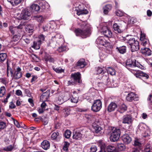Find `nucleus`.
<instances>
[{"label":"nucleus","instance_id":"13","mask_svg":"<svg viewBox=\"0 0 152 152\" xmlns=\"http://www.w3.org/2000/svg\"><path fill=\"white\" fill-rule=\"evenodd\" d=\"M140 39L141 42V45L144 46H145L149 42L148 39L145 38V35L144 34H141Z\"/></svg>","mask_w":152,"mask_h":152},{"label":"nucleus","instance_id":"7","mask_svg":"<svg viewBox=\"0 0 152 152\" xmlns=\"http://www.w3.org/2000/svg\"><path fill=\"white\" fill-rule=\"evenodd\" d=\"M100 32L103 33L104 36L107 37H110L112 36L111 32L106 26L103 27Z\"/></svg>","mask_w":152,"mask_h":152},{"label":"nucleus","instance_id":"50","mask_svg":"<svg viewBox=\"0 0 152 152\" xmlns=\"http://www.w3.org/2000/svg\"><path fill=\"white\" fill-rule=\"evenodd\" d=\"M116 15L118 16H122L124 15V12L120 10H117L115 12Z\"/></svg>","mask_w":152,"mask_h":152},{"label":"nucleus","instance_id":"51","mask_svg":"<svg viewBox=\"0 0 152 152\" xmlns=\"http://www.w3.org/2000/svg\"><path fill=\"white\" fill-rule=\"evenodd\" d=\"M43 60L47 62L49 61L50 62H53L54 61L53 58H44Z\"/></svg>","mask_w":152,"mask_h":152},{"label":"nucleus","instance_id":"60","mask_svg":"<svg viewBox=\"0 0 152 152\" xmlns=\"http://www.w3.org/2000/svg\"><path fill=\"white\" fill-rule=\"evenodd\" d=\"M22 0H14V6L18 5V4L20 3Z\"/></svg>","mask_w":152,"mask_h":152},{"label":"nucleus","instance_id":"55","mask_svg":"<svg viewBox=\"0 0 152 152\" xmlns=\"http://www.w3.org/2000/svg\"><path fill=\"white\" fill-rule=\"evenodd\" d=\"M39 40L38 41H40L42 43L43 41L45 40V37L43 34H40L39 36Z\"/></svg>","mask_w":152,"mask_h":152},{"label":"nucleus","instance_id":"27","mask_svg":"<svg viewBox=\"0 0 152 152\" xmlns=\"http://www.w3.org/2000/svg\"><path fill=\"white\" fill-rule=\"evenodd\" d=\"M25 30L26 32L29 33H31L33 31V27L30 25L27 24L25 26Z\"/></svg>","mask_w":152,"mask_h":152},{"label":"nucleus","instance_id":"43","mask_svg":"<svg viewBox=\"0 0 152 152\" xmlns=\"http://www.w3.org/2000/svg\"><path fill=\"white\" fill-rule=\"evenodd\" d=\"M68 48L65 46H61L59 47L58 49V50L59 52H61L65 51L68 50Z\"/></svg>","mask_w":152,"mask_h":152},{"label":"nucleus","instance_id":"3","mask_svg":"<svg viewBox=\"0 0 152 152\" xmlns=\"http://www.w3.org/2000/svg\"><path fill=\"white\" fill-rule=\"evenodd\" d=\"M71 80L68 81L69 85H73L80 84L81 82V74L79 72L72 73L70 76Z\"/></svg>","mask_w":152,"mask_h":152},{"label":"nucleus","instance_id":"26","mask_svg":"<svg viewBox=\"0 0 152 152\" xmlns=\"http://www.w3.org/2000/svg\"><path fill=\"white\" fill-rule=\"evenodd\" d=\"M95 71L96 72V74H103L106 72V71L104 69V68H103L100 67H96L95 68Z\"/></svg>","mask_w":152,"mask_h":152},{"label":"nucleus","instance_id":"28","mask_svg":"<svg viewBox=\"0 0 152 152\" xmlns=\"http://www.w3.org/2000/svg\"><path fill=\"white\" fill-rule=\"evenodd\" d=\"M127 107L124 104H122L119 107V108L118 110V111L120 113H123L124 112L127 110Z\"/></svg>","mask_w":152,"mask_h":152},{"label":"nucleus","instance_id":"15","mask_svg":"<svg viewBox=\"0 0 152 152\" xmlns=\"http://www.w3.org/2000/svg\"><path fill=\"white\" fill-rule=\"evenodd\" d=\"M122 140L124 143L126 144L129 143L132 140L131 138L127 134L123 135Z\"/></svg>","mask_w":152,"mask_h":152},{"label":"nucleus","instance_id":"39","mask_svg":"<svg viewBox=\"0 0 152 152\" xmlns=\"http://www.w3.org/2000/svg\"><path fill=\"white\" fill-rule=\"evenodd\" d=\"M107 150L109 152H112L115 151V148L113 145H110L107 147Z\"/></svg>","mask_w":152,"mask_h":152},{"label":"nucleus","instance_id":"38","mask_svg":"<svg viewBox=\"0 0 152 152\" xmlns=\"http://www.w3.org/2000/svg\"><path fill=\"white\" fill-rule=\"evenodd\" d=\"M14 148V146L12 145H9L6 147H4L3 148V150L7 151H11Z\"/></svg>","mask_w":152,"mask_h":152},{"label":"nucleus","instance_id":"21","mask_svg":"<svg viewBox=\"0 0 152 152\" xmlns=\"http://www.w3.org/2000/svg\"><path fill=\"white\" fill-rule=\"evenodd\" d=\"M30 9L33 12H37L40 9V7L38 4H33L31 6Z\"/></svg>","mask_w":152,"mask_h":152},{"label":"nucleus","instance_id":"40","mask_svg":"<svg viewBox=\"0 0 152 152\" xmlns=\"http://www.w3.org/2000/svg\"><path fill=\"white\" fill-rule=\"evenodd\" d=\"M6 89L4 86H2L0 88V97H2L5 94Z\"/></svg>","mask_w":152,"mask_h":152},{"label":"nucleus","instance_id":"47","mask_svg":"<svg viewBox=\"0 0 152 152\" xmlns=\"http://www.w3.org/2000/svg\"><path fill=\"white\" fill-rule=\"evenodd\" d=\"M69 145V143L67 142H65L64 143V145L63 147V149L64 151H67L68 150V148Z\"/></svg>","mask_w":152,"mask_h":152},{"label":"nucleus","instance_id":"56","mask_svg":"<svg viewBox=\"0 0 152 152\" xmlns=\"http://www.w3.org/2000/svg\"><path fill=\"white\" fill-rule=\"evenodd\" d=\"M53 69L56 72L58 73H61L64 71L63 70L60 68H54Z\"/></svg>","mask_w":152,"mask_h":152},{"label":"nucleus","instance_id":"58","mask_svg":"<svg viewBox=\"0 0 152 152\" xmlns=\"http://www.w3.org/2000/svg\"><path fill=\"white\" fill-rule=\"evenodd\" d=\"M148 100L149 101V104L152 106V95H150L148 98Z\"/></svg>","mask_w":152,"mask_h":152},{"label":"nucleus","instance_id":"36","mask_svg":"<svg viewBox=\"0 0 152 152\" xmlns=\"http://www.w3.org/2000/svg\"><path fill=\"white\" fill-rule=\"evenodd\" d=\"M62 111L64 113L65 117L67 116L70 114V110L69 109V108H64L63 110Z\"/></svg>","mask_w":152,"mask_h":152},{"label":"nucleus","instance_id":"49","mask_svg":"<svg viewBox=\"0 0 152 152\" xmlns=\"http://www.w3.org/2000/svg\"><path fill=\"white\" fill-rule=\"evenodd\" d=\"M59 135V133L58 132H53L52 134L51 138L53 140L56 139Z\"/></svg>","mask_w":152,"mask_h":152},{"label":"nucleus","instance_id":"59","mask_svg":"<svg viewBox=\"0 0 152 152\" xmlns=\"http://www.w3.org/2000/svg\"><path fill=\"white\" fill-rule=\"evenodd\" d=\"M64 101L63 99L61 98V97H59L58 98V102L59 104H62Z\"/></svg>","mask_w":152,"mask_h":152},{"label":"nucleus","instance_id":"29","mask_svg":"<svg viewBox=\"0 0 152 152\" xmlns=\"http://www.w3.org/2000/svg\"><path fill=\"white\" fill-rule=\"evenodd\" d=\"M112 8L111 5L110 4H107L106 5L105 7H103L104 13L105 14H107Z\"/></svg>","mask_w":152,"mask_h":152},{"label":"nucleus","instance_id":"22","mask_svg":"<svg viewBox=\"0 0 152 152\" xmlns=\"http://www.w3.org/2000/svg\"><path fill=\"white\" fill-rule=\"evenodd\" d=\"M86 65L85 60L83 58L80 59L77 62V66L80 68H83Z\"/></svg>","mask_w":152,"mask_h":152},{"label":"nucleus","instance_id":"5","mask_svg":"<svg viewBox=\"0 0 152 152\" xmlns=\"http://www.w3.org/2000/svg\"><path fill=\"white\" fill-rule=\"evenodd\" d=\"M31 15V12L28 11L27 9H23L21 11L20 18L21 19L28 20L29 19Z\"/></svg>","mask_w":152,"mask_h":152},{"label":"nucleus","instance_id":"20","mask_svg":"<svg viewBox=\"0 0 152 152\" xmlns=\"http://www.w3.org/2000/svg\"><path fill=\"white\" fill-rule=\"evenodd\" d=\"M136 76L137 77L139 78L145 77L147 79L149 77L148 75L147 74L141 71L138 72L136 74Z\"/></svg>","mask_w":152,"mask_h":152},{"label":"nucleus","instance_id":"46","mask_svg":"<svg viewBox=\"0 0 152 152\" xmlns=\"http://www.w3.org/2000/svg\"><path fill=\"white\" fill-rule=\"evenodd\" d=\"M71 132L69 130H67L65 132L64 136L66 138H69L71 136Z\"/></svg>","mask_w":152,"mask_h":152},{"label":"nucleus","instance_id":"10","mask_svg":"<svg viewBox=\"0 0 152 152\" xmlns=\"http://www.w3.org/2000/svg\"><path fill=\"white\" fill-rule=\"evenodd\" d=\"M126 99L129 102L133 100L137 101L138 100V98L136 96V95L133 92L129 93L126 97Z\"/></svg>","mask_w":152,"mask_h":152},{"label":"nucleus","instance_id":"11","mask_svg":"<svg viewBox=\"0 0 152 152\" xmlns=\"http://www.w3.org/2000/svg\"><path fill=\"white\" fill-rule=\"evenodd\" d=\"M126 64V66L128 67H133L137 66L136 60H132L131 58L127 60Z\"/></svg>","mask_w":152,"mask_h":152},{"label":"nucleus","instance_id":"32","mask_svg":"<svg viewBox=\"0 0 152 152\" xmlns=\"http://www.w3.org/2000/svg\"><path fill=\"white\" fill-rule=\"evenodd\" d=\"M116 49L118 50L120 53L123 54L126 52V47L124 46H123L119 48L117 47Z\"/></svg>","mask_w":152,"mask_h":152},{"label":"nucleus","instance_id":"44","mask_svg":"<svg viewBox=\"0 0 152 152\" xmlns=\"http://www.w3.org/2000/svg\"><path fill=\"white\" fill-rule=\"evenodd\" d=\"M41 4H42L41 7L43 9H45L49 7V5L47 2L44 1L43 2H42Z\"/></svg>","mask_w":152,"mask_h":152},{"label":"nucleus","instance_id":"14","mask_svg":"<svg viewBox=\"0 0 152 152\" xmlns=\"http://www.w3.org/2000/svg\"><path fill=\"white\" fill-rule=\"evenodd\" d=\"M117 107V105L115 102H112L108 106L107 111L109 112L113 111Z\"/></svg>","mask_w":152,"mask_h":152},{"label":"nucleus","instance_id":"45","mask_svg":"<svg viewBox=\"0 0 152 152\" xmlns=\"http://www.w3.org/2000/svg\"><path fill=\"white\" fill-rule=\"evenodd\" d=\"M117 148L118 150L120 151L124 150L125 149V146L123 144H118L117 145Z\"/></svg>","mask_w":152,"mask_h":152},{"label":"nucleus","instance_id":"25","mask_svg":"<svg viewBox=\"0 0 152 152\" xmlns=\"http://www.w3.org/2000/svg\"><path fill=\"white\" fill-rule=\"evenodd\" d=\"M82 135L80 132H76L73 133L72 137L73 139L79 140L81 138Z\"/></svg>","mask_w":152,"mask_h":152},{"label":"nucleus","instance_id":"33","mask_svg":"<svg viewBox=\"0 0 152 152\" xmlns=\"http://www.w3.org/2000/svg\"><path fill=\"white\" fill-rule=\"evenodd\" d=\"M49 92L47 90L40 97V99H45L48 98L49 96Z\"/></svg>","mask_w":152,"mask_h":152},{"label":"nucleus","instance_id":"53","mask_svg":"<svg viewBox=\"0 0 152 152\" xmlns=\"http://www.w3.org/2000/svg\"><path fill=\"white\" fill-rule=\"evenodd\" d=\"M20 37L17 34L15 35L12 37V40L13 41L15 42L18 41L20 38Z\"/></svg>","mask_w":152,"mask_h":152},{"label":"nucleus","instance_id":"18","mask_svg":"<svg viewBox=\"0 0 152 152\" xmlns=\"http://www.w3.org/2000/svg\"><path fill=\"white\" fill-rule=\"evenodd\" d=\"M142 53L146 56H148L151 54V51L148 48H144L141 49Z\"/></svg>","mask_w":152,"mask_h":152},{"label":"nucleus","instance_id":"35","mask_svg":"<svg viewBox=\"0 0 152 152\" xmlns=\"http://www.w3.org/2000/svg\"><path fill=\"white\" fill-rule=\"evenodd\" d=\"M112 132L111 134H115L116 135L118 134V135L120 136L121 134V131L119 129L113 128V129H112Z\"/></svg>","mask_w":152,"mask_h":152},{"label":"nucleus","instance_id":"57","mask_svg":"<svg viewBox=\"0 0 152 152\" xmlns=\"http://www.w3.org/2000/svg\"><path fill=\"white\" fill-rule=\"evenodd\" d=\"M14 124L18 128H20L22 127V126H20V125L19 124V122L15 120L14 119H13Z\"/></svg>","mask_w":152,"mask_h":152},{"label":"nucleus","instance_id":"17","mask_svg":"<svg viewBox=\"0 0 152 152\" xmlns=\"http://www.w3.org/2000/svg\"><path fill=\"white\" fill-rule=\"evenodd\" d=\"M41 147L44 149L47 150L50 147V143L46 140H44L41 143Z\"/></svg>","mask_w":152,"mask_h":152},{"label":"nucleus","instance_id":"37","mask_svg":"<svg viewBox=\"0 0 152 152\" xmlns=\"http://www.w3.org/2000/svg\"><path fill=\"white\" fill-rule=\"evenodd\" d=\"M22 76L21 72H15L13 75V78L15 79H18L20 78Z\"/></svg>","mask_w":152,"mask_h":152},{"label":"nucleus","instance_id":"16","mask_svg":"<svg viewBox=\"0 0 152 152\" xmlns=\"http://www.w3.org/2000/svg\"><path fill=\"white\" fill-rule=\"evenodd\" d=\"M80 6L79 5L78 7H76L75 10L77 11V14L78 15H81L83 14H87L88 12L87 10H84L80 9Z\"/></svg>","mask_w":152,"mask_h":152},{"label":"nucleus","instance_id":"54","mask_svg":"<svg viewBox=\"0 0 152 152\" xmlns=\"http://www.w3.org/2000/svg\"><path fill=\"white\" fill-rule=\"evenodd\" d=\"M97 150V148L95 145H92L90 148V152H96Z\"/></svg>","mask_w":152,"mask_h":152},{"label":"nucleus","instance_id":"41","mask_svg":"<svg viewBox=\"0 0 152 152\" xmlns=\"http://www.w3.org/2000/svg\"><path fill=\"white\" fill-rule=\"evenodd\" d=\"M134 145L139 147L141 146V144L140 141L138 139H135L134 142Z\"/></svg>","mask_w":152,"mask_h":152},{"label":"nucleus","instance_id":"62","mask_svg":"<svg viewBox=\"0 0 152 152\" xmlns=\"http://www.w3.org/2000/svg\"><path fill=\"white\" fill-rule=\"evenodd\" d=\"M26 25H24L23 24H20L19 25L17 26L18 29L20 30L23 29V28H25Z\"/></svg>","mask_w":152,"mask_h":152},{"label":"nucleus","instance_id":"8","mask_svg":"<svg viewBox=\"0 0 152 152\" xmlns=\"http://www.w3.org/2000/svg\"><path fill=\"white\" fill-rule=\"evenodd\" d=\"M93 127L95 132L98 134H102L104 132V130L102 127L94 123L93 125Z\"/></svg>","mask_w":152,"mask_h":152},{"label":"nucleus","instance_id":"2","mask_svg":"<svg viewBox=\"0 0 152 152\" xmlns=\"http://www.w3.org/2000/svg\"><path fill=\"white\" fill-rule=\"evenodd\" d=\"M124 40L129 44L131 47L132 52L136 53V52L135 51L139 49L138 42L131 35H127L124 38Z\"/></svg>","mask_w":152,"mask_h":152},{"label":"nucleus","instance_id":"6","mask_svg":"<svg viewBox=\"0 0 152 152\" xmlns=\"http://www.w3.org/2000/svg\"><path fill=\"white\" fill-rule=\"evenodd\" d=\"M113 27L116 33H121L123 32L124 29L123 24L119 22L115 23L113 24Z\"/></svg>","mask_w":152,"mask_h":152},{"label":"nucleus","instance_id":"42","mask_svg":"<svg viewBox=\"0 0 152 152\" xmlns=\"http://www.w3.org/2000/svg\"><path fill=\"white\" fill-rule=\"evenodd\" d=\"M50 28H51V24L50 23L45 25L42 27L44 31H48Z\"/></svg>","mask_w":152,"mask_h":152},{"label":"nucleus","instance_id":"9","mask_svg":"<svg viewBox=\"0 0 152 152\" xmlns=\"http://www.w3.org/2000/svg\"><path fill=\"white\" fill-rule=\"evenodd\" d=\"M132 117L129 114H127L123 116L122 123L124 124H130L132 123Z\"/></svg>","mask_w":152,"mask_h":152},{"label":"nucleus","instance_id":"31","mask_svg":"<svg viewBox=\"0 0 152 152\" xmlns=\"http://www.w3.org/2000/svg\"><path fill=\"white\" fill-rule=\"evenodd\" d=\"M7 76H9V75H10L11 77H12L13 75L12 69L10 67L7 62Z\"/></svg>","mask_w":152,"mask_h":152},{"label":"nucleus","instance_id":"34","mask_svg":"<svg viewBox=\"0 0 152 152\" xmlns=\"http://www.w3.org/2000/svg\"><path fill=\"white\" fill-rule=\"evenodd\" d=\"M107 72L111 75H115V71L114 69L111 67H107Z\"/></svg>","mask_w":152,"mask_h":152},{"label":"nucleus","instance_id":"23","mask_svg":"<svg viewBox=\"0 0 152 152\" xmlns=\"http://www.w3.org/2000/svg\"><path fill=\"white\" fill-rule=\"evenodd\" d=\"M42 43L40 41H34L31 47L35 50H38L40 48V45Z\"/></svg>","mask_w":152,"mask_h":152},{"label":"nucleus","instance_id":"4","mask_svg":"<svg viewBox=\"0 0 152 152\" xmlns=\"http://www.w3.org/2000/svg\"><path fill=\"white\" fill-rule=\"evenodd\" d=\"M102 107V103L99 99H97L94 101L91 107V110L94 112L99 111Z\"/></svg>","mask_w":152,"mask_h":152},{"label":"nucleus","instance_id":"48","mask_svg":"<svg viewBox=\"0 0 152 152\" xmlns=\"http://www.w3.org/2000/svg\"><path fill=\"white\" fill-rule=\"evenodd\" d=\"M6 127V123L4 122H0V130L4 129Z\"/></svg>","mask_w":152,"mask_h":152},{"label":"nucleus","instance_id":"19","mask_svg":"<svg viewBox=\"0 0 152 152\" xmlns=\"http://www.w3.org/2000/svg\"><path fill=\"white\" fill-rule=\"evenodd\" d=\"M9 30L11 33L12 34L17 33H18L20 31V30L18 29L17 26H10L9 27Z\"/></svg>","mask_w":152,"mask_h":152},{"label":"nucleus","instance_id":"24","mask_svg":"<svg viewBox=\"0 0 152 152\" xmlns=\"http://www.w3.org/2000/svg\"><path fill=\"white\" fill-rule=\"evenodd\" d=\"M34 19L39 22L42 23L44 20V17L41 15H34L33 16Z\"/></svg>","mask_w":152,"mask_h":152},{"label":"nucleus","instance_id":"52","mask_svg":"<svg viewBox=\"0 0 152 152\" xmlns=\"http://www.w3.org/2000/svg\"><path fill=\"white\" fill-rule=\"evenodd\" d=\"M100 147V150L99 152H106L104 149L105 148V146L103 144H101L99 145Z\"/></svg>","mask_w":152,"mask_h":152},{"label":"nucleus","instance_id":"12","mask_svg":"<svg viewBox=\"0 0 152 152\" xmlns=\"http://www.w3.org/2000/svg\"><path fill=\"white\" fill-rule=\"evenodd\" d=\"M96 42L98 45H101L106 47V41L103 37H98L96 39Z\"/></svg>","mask_w":152,"mask_h":152},{"label":"nucleus","instance_id":"30","mask_svg":"<svg viewBox=\"0 0 152 152\" xmlns=\"http://www.w3.org/2000/svg\"><path fill=\"white\" fill-rule=\"evenodd\" d=\"M119 137L120 136L118 135V134L116 135L115 134H111L110 139L111 141L114 142L117 141L119 139Z\"/></svg>","mask_w":152,"mask_h":152},{"label":"nucleus","instance_id":"64","mask_svg":"<svg viewBox=\"0 0 152 152\" xmlns=\"http://www.w3.org/2000/svg\"><path fill=\"white\" fill-rule=\"evenodd\" d=\"M146 61L148 63L150 64L151 65L152 64V59L151 58H146Z\"/></svg>","mask_w":152,"mask_h":152},{"label":"nucleus","instance_id":"63","mask_svg":"<svg viewBox=\"0 0 152 152\" xmlns=\"http://www.w3.org/2000/svg\"><path fill=\"white\" fill-rule=\"evenodd\" d=\"M15 105L14 104V103L12 102H11L10 103V104L9 105V107L11 109L15 108Z\"/></svg>","mask_w":152,"mask_h":152},{"label":"nucleus","instance_id":"1","mask_svg":"<svg viewBox=\"0 0 152 152\" xmlns=\"http://www.w3.org/2000/svg\"><path fill=\"white\" fill-rule=\"evenodd\" d=\"M81 29H77L75 30V32L77 36H80L83 38L89 36L90 32L89 25L86 22H82L80 25Z\"/></svg>","mask_w":152,"mask_h":152},{"label":"nucleus","instance_id":"61","mask_svg":"<svg viewBox=\"0 0 152 152\" xmlns=\"http://www.w3.org/2000/svg\"><path fill=\"white\" fill-rule=\"evenodd\" d=\"M71 102L74 103H77L78 102L77 98L72 97L71 99Z\"/></svg>","mask_w":152,"mask_h":152}]
</instances>
